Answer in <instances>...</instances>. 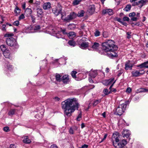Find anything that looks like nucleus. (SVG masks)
<instances>
[{
	"mask_svg": "<svg viewBox=\"0 0 148 148\" xmlns=\"http://www.w3.org/2000/svg\"><path fill=\"white\" fill-rule=\"evenodd\" d=\"M81 1V0L79 1L77 0H74L73 3V5H78L79 4Z\"/></svg>",
	"mask_w": 148,
	"mask_h": 148,
	"instance_id": "e433bc0d",
	"label": "nucleus"
},
{
	"mask_svg": "<svg viewBox=\"0 0 148 148\" xmlns=\"http://www.w3.org/2000/svg\"><path fill=\"white\" fill-rule=\"evenodd\" d=\"M19 22L18 21H15L13 24V25L16 26H18L19 25Z\"/></svg>",
	"mask_w": 148,
	"mask_h": 148,
	"instance_id": "49530a36",
	"label": "nucleus"
},
{
	"mask_svg": "<svg viewBox=\"0 0 148 148\" xmlns=\"http://www.w3.org/2000/svg\"><path fill=\"white\" fill-rule=\"evenodd\" d=\"M99 46V44L97 42H94L92 45L91 48H88L89 50H92L94 51H97Z\"/></svg>",
	"mask_w": 148,
	"mask_h": 148,
	"instance_id": "4468645a",
	"label": "nucleus"
},
{
	"mask_svg": "<svg viewBox=\"0 0 148 148\" xmlns=\"http://www.w3.org/2000/svg\"><path fill=\"white\" fill-rule=\"evenodd\" d=\"M61 76L59 74H56V80L58 82H60L61 81Z\"/></svg>",
	"mask_w": 148,
	"mask_h": 148,
	"instance_id": "7c9ffc66",
	"label": "nucleus"
},
{
	"mask_svg": "<svg viewBox=\"0 0 148 148\" xmlns=\"http://www.w3.org/2000/svg\"><path fill=\"white\" fill-rule=\"evenodd\" d=\"M95 36H98L100 35V32L98 30H97L94 33Z\"/></svg>",
	"mask_w": 148,
	"mask_h": 148,
	"instance_id": "c03bdc74",
	"label": "nucleus"
},
{
	"mask_svg": "<svg viewBox=\"0 0 148 148\" xmlns=\"http://www.w3.org/2000/svg\"><path fill=\"white\" fill-rule=\"evenodd\" d=\"M127 143L126 140L125 139H123L119 143L113 142L112 144L116 148H123Z\"/></svg>",
	"mask_w": 148,
	"mask_h": 148,
	"instance_id": "39448f33",
	"label": "nucleus"
},
{
	"mask_svg": "<svg viewBox=\"0 0 148 148\" xmlns=\"http://www.w3.org/2000/svg\"><path fill=\"white\" fill-rule=\"evenodd\" d=\"M0 48L3 52H4V51H6V50H8L7 49L6 47L4 45H1L0 46Z\"/></svg>",
	"mask_w": 148,
	"mask_h": 148,
	"instance_id": "c9c22d12",
	"label": "nucleus"
},
{
	"mask_svg": "<svg viewBox=\"0 0 148 148\" xmlns=\"http://www.w3.org/2000/svg\"><path fill=\"white\" fill-rule=\"evenodd\" d=\"M42 7L44 10H47L51 8V4L49 2L45 3L43 4Z\"/></svg>",
	"mask_w": 148,
	"mask_h": 148,
	"instance_id": "6ab92c4d",
	"label": "nucleus"
},
{
	"mask_svg": "<svg viewBox=\"0 0 148 148\" xmlns=\"http://www.w3.org/2000/svg\"><path fill=\"white\" fill-rule=\"evenodd\" d=\"M60 14H61V15L62 19L64 21V19L65 18H64V16H66L65 13L62 12L61 11Z\"/></svg>",
	"mask_w": 148,
	"mask_h": 148,
	"instance_id": "37998d69",
	"label": "nucleus"
},
{
	"mask_svg": "<svg viewBox=\"0 0 148 148\" xmlns=\"http://www.w3.org/2000/svg\"><path fill=\"white\" fill-rule=\"evenodd\" d=\"M148 92V90L146 89L145 88H140L137 90V92Z\"/></svg>",
	"mask_w": 148,
	"mask_h": 148,
	"instance_id": "473e14b6",
	"label": "nucleus"
},
{
	"mask_svg": "<svg viewBox=\"0 0 148 148\" xmlns=\"http://www.w3.org/2000/svg\"><path fill=\"white\" fill-rule=\"evenodd\" d=\"M51 31L53 34H56L57 35L58 34V33H57V31L55 29V28H52Z\"/></svg>",
	"mask_w": 148,
	"mask_h": 148,
	"instance_id": "4c0bfd02",
	"label": "nucleus"
},
{
	"mask_svg": "<svg viewBox=\"0 0 148 148\" xmlns=\"http://www.w3.org/2000/svg\"><path fill=\"white\" fill-rule=\"evenodd\" d=\"M107 136V134H105L102 140L100 142V143L103 142V140H104L106 138Z\"/></svg>",
	"mask_w": 148,
	"mask_h": 148,
	"instance_id": "0e129e2a",
	"label": "nucleus"
},
{
	"mask_svg": "<svg viewBox=\"0 0 148 148\" xmlns=\"http://www.w3.org/2000/svg\"><path fill=\"white\" fill-rule=\"evenodd\" d=\"M25 5H26V3L25 2H23L22 4V8L23 9H25V7H26Z\"/></svg>",
	"mask_w": 148,
	"mask_h": 148,
	"instance_id": "052dcab7",
	"label": "nucleus"
},
{
	"mask_svg": "<svg viewBox=\"0 0 148 148\" xmlns=\"http://www.w3.org/2000/svg\"><path fill=\"white\" fill-rule=\"evenodd\" d=\"M62 107L66 117L71 116L72 113L78 108V103L76 98L68 99L61 103Z\"/></svg>",
	"mask_w": 148,
	"mask_h": 148,
	"instance_id": "f257e3e1",
	"label": "nucleus"
},
{
	"mask_svg": "<svg viewBox=\"0 0 148 148\" xmlns=\"http://www.w3.org/2000/svg\"><path fill=\"white\" fill-rule=\"evenodd\" d=\"M3 130L4 131L8 132L9 131V127L7 126L3 128Z\"/></svg>",
	"mask_w": 148,
	"mask_h": 148,
	"instance_id": "864d4df0",
	"label": "nucleus"
},
{
	"mask_svg": "<svg viewBox=\"0 0 148 148\" xmlns=\"http://www.w3.org/2000/svg\"><path fill=\"white\" fill-rule=\"evenodd\" d=\"M102 13L103 14H108L110 15H112L113 14V12L112 9H108L103 10L102 11Z\"/></svg>",
	"mask_w": 148,
	"mask_h": 148,
	"instance_id": "f3484780",
	"label": "nucleus"
},
{
	"mask_svg": "<svg viewBox=\"0 0 148 148\" xmlns=\"http://www.w3.org/2000/svg\"><path fill=\"white\" fill-rule=\"evenodd\" d=\"M68 43L70 46L73 47L75 46L76 45L75 42L73 40H69L68 42Z\"/></svg>",
	"mask_w": 148,
	"mask_h": 148,
	"instance_id": "2f4dec72",
	"label": "nucleus"
},
{
	"mask_svg": "<svg viewBox=\"0 0 148 148\" xmlns=\"http://www.w3.org/2000/svg\"><path fill=\"white\" fill-rule=\"evenodd\" d=\"M88 147V145H82L81 147L79 148H87Z\"/></svg>",
	"mask_w": 148,
	"mask_h": 148,
	"instance_id": "338daca9",
	"label": "nucleus"
},
{
	"mask_svg": "<svg viewBox=\"0 0 148 148\" xmlns=\"http://www.w3.org/2000/svg\"><path fill=\"white\" fill-rule=\"evenodd\" d=\"M147 64H148V61L144 62L141 64L138 65L137 66V67H140V68H143L144 67L146 68V67L147 66Z\"/></svg>",
	"mask_w": 148,
	"mask_h": 148,
	"instance_id": "a878e982",
	"label": "nucleus"
},
{
	"mask_svg": "<svg viewBox=\"0 0 148 148\" xmlns=\"http://www.w3.org/2000/svg\"><path fill=\"white\" fill-rule=\"evenodd\" d=\"M77 16V14L76 13L74 12H72L65 17V18L64 19V21L69 22L71 20L75 19Z\"/></svg>",
	"mask_w": 148,
	"mask_h": 148,
	"instance_id": "0eeeda50",
	"label": "nucleus"
},
{
	"mask_svg": "<svg viewBox=\"0 0 148 148\" xmlns=\"http://www.w3.org/2000/svg\"><path fill=\"white\" fill-rule=\"evenodd\" d=\"M10 51L8 50H6L3 52L4 56L6 58H9L10 56Z\"/></svg>",
	"mask_w": 148,
	"mask_h": 148,
	"instance_id": "393cba45",
	"label": "nucleus"
},
{
	"mask_svg": "<svg viewBox=\"0 0 148 148\" xmlns=\"http://www.w3.org/2000/svg\"><path fill=\"white\" fill-rule=\"evenodd\" d=\"M114 80V78H112L109 79L108 80L109 82V83L110 84H112V83Z\"/></svg>",
	"mask_w": 148,
	"mask_h": 148,
	"instance_id": "13d9d810",
	"label": "nucleus"
},
{
	"mask_svg": "<svg viewBox=\"0 0 148 148\" xmlns=\"http://www.w3.org/2000/svg\"><path fill=\"white\" fill-rule=\"evenodd\" d=\"M7 68L10 71L12 70V66L10 64L6 65Z\"/></svg>",
	"mask_w": 148,
	"mask_h": 148,
	"instance_id": "3c124183",
	"label": "nucleus"
},
{
	"mask_svg": "<svg viewBox=\"0 0 148 148\" xmlns=\"http://www.w3.org/2000/svg\"><path fill=\"white\" fill-rule=\"evenodd\" d=\"M61 81L64 84H69L70 81L69 76L67 75H65L62 77Z\"/></svg>",
	"mask_w": 148,
	"mask_h": 148,
	"instance_id": "ddd939ff",
	"label": "nucleus"
},
{
	"mask_svg": "<svg viewBox=\"0 0 148 148\" xmlns=\"http://www.w3.org/2000/svg\"><path fill=\"white\" fill-rule=\"evenodd\" d=\"M14 13L16 14V15H18L21 12V10L17 6H16L14 10Z\"/></svg>",
	"mask_w": 148,
	"mask_h": 148,
	"instance_id": "c756f323",
	"label": "nucleus"
},
{
	"mask_svg": "<svg viewBox=\"0 0 148 148\" xmlns=\"http://www.w3.org/2000/svg\"><path fill=\"white\" fill-rule=\"evenodd\" d=\"M84 10H81L78 12L77 16L79 17H81L84 16Z\"/></svg>",
	"mask_w": 148,
	"mask_h": 148,
	"instance_id": "f704fd0d",
	"label": "nucleus"
},
{
	"mask_svg": "<svg viewBox=\"0 0 148 148\" xmlns=\"http://www.w3.org/2000/svg\"><path fill=\"white\" fill-rule=\"evenodd\" d=\"M82 118V114L81 113H80L78 115L77 118V120L78 121H80L81 119Z\"/></svg>",
	"mask_w": 148,
	"mask_h": 148,
	"instance_id": "de8ad7c7",
	"label": "nucleus"
},
{
	"mask_svg": "<svg viewBox=\"0 0 148 148\" xmlns=\"http://www.w3.org/2000/svg\"><path fill=\"white\" fill-rule=\"evenodd\" d=\"M32 11L31 9L27 8L25 11V13L26 14V16H28L29 15H31Z\"/></svg>",
	"mask_w": 148,
	"mask_h": 148,
	"instance_id": "bb28decb",
	"label": "nucleus"
},
{
	"mask_svg": "<svg viewBox=\"0 0 148 148\" xmlns=\"http://www.w3.org/2000/svg\"><path fill=\"white\" fill-rule=\"evenodd\" d=\"M36 10L37 17L40 18H41L43 16L42 9L41 8H37Z\"/></svg>",
	"mask_w": 148,
	"mask_h": 148,
	"instance_id": "2eb2a0df",
	"label": "nucleus"
},
{
	"mask_svg": "<svg viewBox=\"0 0 148 148\" xmlns=\"http://www.w3.org/2000/svg\"><path fill=\"white\" fill-rule=\"evenodd\" d=\"M23 138H24L23 140V142L24 143L28 144L30 143L31 142V140L29 139L27 136H23Z\"/></svg>",
	"mask_w": 148,
	"mask_h": 148,
	"instance_id": "aec40b11",
	"label": "nucleus"
},
{
	"mask_svg": "<svg viewBox=\"0 0 148 148\" xmlns=\"http://www.w3.org/2000/svg\"><path fill=\"white\" fill-rule=\"evenodd\" d=\"M131 8V5L130 4H128L124 9V10L126 12H128L130 10Z\"/></svg>",
	"mask_w": 148,
	"mask_h": 148,
	"instance_id": "72a5a7b5",
	"label": "nucleus"
},
{
	"mask_svg": "<svg viewBox=\"0 0 148 148\" xmlns=\"http://www.w3.org/2000/svg\"><path fill=\"white\" fill-rule=\"evenodd\" d=\"M53 99L54 100L56 101H58L60 100V98L57 97H55Z\"/></svg>",
	"mask_w": 148,
	"mask_h": 148,
	"instance_id": "69168bd1",
	"label": "nucleus"
},
{
	"mask_svg": "<svg viewBox=\"0 0 148 148\" xmlns=\"http://www.w3.org/2000/svg\"><path fill=\"white\" fill-rule=\"evenodd\" d=\"M101 102L100 99L96 100L93 103V105L94 106H96L97 105L98 103H100Z\"/></svg>",
	"mask_w": 148,
	"mask_h": 148,
	"instance_id": "a19ab883",
	"label": "nucleus"
},
{
	"mask_svg": "<svg viewBox=\"0 0 148 148\" xmlns=\"http://www.w3.org/2000/svg\"><path fill=\"white\" fill-rule=\"evenodd\" d=\"M13 35V34L12 33H7L4 36L5 37L10 38L12 37V36Z\"/></svg>",
	"mask_w": 148,
	"mask_h": 148,
	"instance_id": "ea45409f",
	"label": "nucleus"
},
{
	"mask_svg": "<svg viewBox=\"0 0 148 148\" xmlns=\"http://www.w3.org/2000/svg\"><path fill=\"white\" fill-rule=\"evenodd\" d=\"M42 117V115L41 114H36L35 116V118L38 119L39 120L41 119Z\"/></svg>",
	"mask_w": 148,
	"mask_h": 148,
	"instance_id": "79ce46f5",
	"label": "nucleus"
},
{
	"mask_svg": "<svg viewBox=\"0 0 148 148\" xmlns=\"http://www.w3.org/2000/svg\"><path fill=\"white\" fill-rule=\"evenodd\" d=\"M131 32H128L127 33V38L128 39H130L131 37Z\"/></svg>",
	"mask_w": 148,
	"mask_h": 148,
	"instance_id": "603ef678",
	"label": "nucleus"
},
{
	"mask_svg": "<svg viewBox=\"0 0 148 148\" xmlns=\"http://www.w3.org/2000/svg\"><path fill=\"white\" fill-rule=\"evenodd\" d=\"M61 6L60 4H58L57 7H56L52 9L53 12L56 16H58L62 11Z\"/></svg>",
	"mask_w": 148,
	"mask_h": 148,
	"instance_id": "6e6552de",
	"label": "nucleus"
},
{
	"mask_svg": "<svg viewBox=\"0 0 148 148\" xmlns=\"http://www.w3.org/2000/svg\"><path fill=\"white\" fill-rule=\"evenodd\" d=\"M25 18V16L23 14H22L19 17L18 19L20 20L21 19H23Z\"/></svg>",
	"mask_w": 148,
	"mask_h": 148,
	"instance_id": "8fccbe9b",
	"label": "nucleus"
},
{
	"mask_svg": "<svg viewBox=\"0 0 148 148\" xmlns=\"http://www.w3.org/2000/svg\"><path fill=\"white\" fill-rule=\"evenodd\" d=\"M97 75V73L96 71H91L89 73V76L92 78L95 77Z\"/></svg>",
	"mask_w": 148,
	"mask_h": 148,
	"instance_id": "4be33fe9",
	"label": "nucleus"
},
{
	"mask_svg": "<svg viewBox=\"0 0 148 148\" xmlns=\"http://www.w3.org/2000/svg\"><path fill=\"white\" fill-rule=\"evenodd\" d=\"M115 44L114 41L111 40H107L102 43V50L107 53V56L110 58H116L118 56L116 51L118 48Z\"/></svg>",
	"mask_w": 148,
	"mask_h": 148,
	"instance_id": "f03ea898",
	"label": "nucleus"
},
{
	"mask_svg": "<svg viewBox=\"0 0 148 148\" xmlns=\"http://www.w3.org/2000/svg\"><path fill=\"white\" fill-rule=\"evenodd\" d=\"M50 148H58L57 145L54 144L52 145L50 147Z\"/></svg>",
	"mask_w": 148,
	"mask_h": 148,
	"instance_id": "e2e57ef3",
	"label": "nucleus"
},
{
	"mask_svg": "<svg viewBox=\"0 0 148 148\" xmlns=\"http://www.w3.org/2000/svg\"><path fill=\"white\" fill-rule=\"evenodd\" d=\"M134 65V64L132 61L128 60L125 62V69L126 70H131Z\"/></svg>",
	"mask_w": 148,
	"mask_h": 148,
	"instance_id": "9d476101",
	"label": "nucleus"
},
{
	"mask_svg": "<svg viewBox=\"0 0 148 148\" xmlns=\"http://www.w3.org/2000/svg\"><path fill=\"white\" fill-rule=\"evenodd\" d=\"M144 71L143 70H141L139 71L137 70H134L132 71L131 73L133 77H138L144 74Z\"/></svg>",
	"mask_w": 148,
	"mask_h": 148,
	"instance_id": "9b49d317",
	"label": "nucleus"
},
{
	"mask_svg": "<svg viewBox=\"0 0 148 148\" xmlns=\"http://www.w3.org/2000/svg\"><path fill=\"white\" fill-rule=\"evenodd\" d=\"M77 73V72L76 71H73L71 73V75L72 77L74 78H76V74Z\"/></svg>",
	"mask_w": 148,
	"mask_h": 148,
	"instance_id": "58836bf2",
	"label": "nucleus"
},
{
	"mask_svg": "<svg viewBox=\"0 0 148 148\" xmlns=\"http://www.w3.org/2000/svg\"><path fill=\"white\" fill-rule=\"evenodd\" d=\"M89 46V43L87 42H83L80 45V47L83 49H85Z\"/></svg>",
	"mask_w": 148,
	"mask_h": 148,
	"instance_id": "412c9836",
	"label": "nucleus"
},
{
	"mask_svg": "<svg viewBox=\"0 0 148 148\" xmlns=\"http://www.w3.org/2000/svg\"><path fill=\"white\" fill-rule=\"evenodd\" d=\"M32 22L34 23L35 22L36 18L34 16L31 15L30 16Z\"/></svg>",
	"mask_w": 148,
	"mask_h": 148,
	"instance_id": "09e8293b",
	"label": "nucleus"
},
{
	"mask_svg": "<svg viewBox=\"0 0 148 148\" xmlns=\"http://www.w3.org/2000/svg\"><path fill=\"white\" fill-rule=\"evenodd\" d=\"M123 138L126 137L127 138H128L130 135V132L129 130H124L123 131Z\"/></svg>",
	"mask_w": 148,
	"mask_h": 148,
	"instance_id": "a211bd4d",
	"label": "nucleus"
},
{
	"mask_svg": "<svg viewBox=\"0 0 148 148\" xmlns=\"http://www.w3.org/2000/svg\"><path fill=\"white\" fill-rule=\"evenodd\" d=\"M127 103L126 102L119 105V107L116 109L117 114L121 115L124 112Z\"/></svg>",
	"mask_w": 148,
	"mask_h": 148,
	"instance_id": "20e7f679",
	"label": "nucleus"
},
{
	"mask_svg": "<svg viewBox=\"0 0 148 148\" xmlns=\"http://www.w3.org/2000/svg\"><path fill=\"white\" fill-rule=\"evenodd\" d=\"M103 92L105 95H108L109 94L112 93V90H110V91H109L107 89H105L103 90Z\"/></svg>",
	"mask_w": 148,
	"mask_h": 148,
	"instance_id": "c85d7f7f",
	"label": "nucleus"
},
{
	"mask_svg": "<svg viewBox=\"0 0 148 148\" xmlns=\"http://www.w3.org/2000/svg\"><path fill=\"white\" fill-rule=\"evenodd\" d=\"M10 148H16V146L14 144H11L10 145Z\"/></svg>",
	"mask_w": 148,
	"mask_h": 148,
	"instance_id": "774afa93",
	"label": "nucleus"
},
{
	"mask_svg": "<svg viewBox=\"0 0 148 148\" xmlns=\"http://www.w3.org/2000/svg\"><path fill=\"white\" fill-rule=\"evenodd\" d=\"M148 2V0H141L138 2H136L133 3L132 5L133 6H135L136 5H140V7L141 8L143 6L146 4V3Z\"/></svg>",
	"mask_w": 148,
	"mask_h": 148,
	"instance_id": "f8f14e48",
	"label": "nucleus"
},
{
	"mask_svg": "<svg viewBox=\"0 0 148 148\" xmlns=\"http://www.w3.org/2000/svg\"><path fill=\"white\" fill-rule=\"evenodd\" d=\"M95 8L94 5H90L89 7L88 10V12L90 14L92 15L95 12Z\"/></svg>",
	"mask_w": 148,
	"mask_h": 148,
	"instance_id": "dca6fc26",
	"label": "nucleus"
},
{
	"mask_svg": "<svg viewBox=\"0 0 148 148\" xmlns=\"http://www.w3.org/2000/svg\"><path fill=\"white\" fill-rule=\"evenodd\" d=\"M16 112V110L15 109H11L8 113L9 115L12 116L13 115H14Z\"/></svg>",
	"mask_w": 148,
	"mask_h": 148,
	"instance_id": "cd10ccee",
	"label": "nucleus"
},
{
	"mask_svg": "<svg viewBox=\"0 0 148 148\" xmlns=\"http://www.w3.org/2000/svg\"><path fill=\"white\" fill-rule=\"evenodd\" d=\"M123 20L124 21H128L129 20V18L128 17L125 16L123 17Z\"/></svg>",
	"mask_w": 148,
	"mask_h": 148,
	"instance_id": "6e6d98bb",
	"label": "nucleus"
},
{
	"mask_svg": "<svg viewBox=\"0 0 148 148\" xmlns=\"http://www.w3.org/2000/svg\"><path fill=\"white\" fill-rule=\"evenodd\" d=\"M7 44L11 47H14L16 48H18V46L16 41L14 38L12 37L8 38L6 41Z\"/></svg>",
	"mask_w": 148,
	"mask_h": 148,
	"instance_id": "7ed1b4c3",
	"label": "nucleus"
},
{
	"mask_svg": "<svg viewBox=\"0 0 148 148\" xmlns=\"http://www.w3.org/2000/svg\"><path fill=\"white\" fill-rule=\"evenodd\" d=\"M103 83L104 85L106 86H107L110 84L108 80H106L103 81Z\"/></svg>",
	"mask_w": 148,
	"mask_h": 148,
	"instance_id": "a18cd8bd",
	"label": "nucleus"
},
{
	"mask_svg": "<svg viewBox=\"0 0 148 148\" xmlns=\"http://www.w3.org/2000/svg\"><path fill=\"white\" fill-rule=\"evenodd\" d=\"M67 35L69 38L73 39L75 37L76 34L74 32H70L67 34Z\"/></svg>",
	"mask_w": 148,
	"mask_h": 148,
	"instance_id": "b1692460",
	"label": "nucleus"
},
{
	"mask_svg": "<svg viewBox=\"0 0 148 148\" xmlns=\"http://www.w3.org/2000/svg\"><path fill=\"white\" fill-rule=\"evenodd\" d=\"M40 29V26L38 25H35L33 26L30 25L27 28V30H30L29 32H27L30 33H34L36 32L37 30L39 29Z\"/></svg>",
	"mask_w": 148,
	"mask_h": 148,
	"instance_id": "423d86ee",
	"label": "nucleus"
},
{
	"mask_svg": "<svg viewBox=\"0 0 148 148\" xmlns=\"http://www.w3.org/2000/svg\"><path fill=\"white\" fill-rule=\"evenodd\" d=\"M136 15L135 13L134 12L130 13L129 14V16L130 17H133Z\"/></svg>",
	"mask_w": 148,
	"mask_h": 148,
	"instance_id": "5fc2aeb1",
	"label": "nucleus"
},
{
	"mask_svg": "<svg viewBox=\"0 0 148 148\" xmlns=\"http://www.w3.org/2000/svg\"><path fill=\"white\" fill-rule=\"evenodd\" d=\"M6 25H3L2 26V28L1 29L3 31H5L6 30L5 29Z\"/></svg>",
	"mask_w": 148,
	"mask_h": 148,
	"instance_id": "680f3d73",
	"label": "nucleus"
},
{
	"mask_svg": "<svg viewBox=\"0 0 148 148\" xmlns=\"http://www.w3.org/2000/svg\"><path fill=\"white\" fill-rule=\"evenodd\" d=\"M69 132L71 134H73L74 133L72 127H70L69 131Z\"/></svg>",
	"mask_w": 148,
	"mask_h": 148,
	"instance_id": "bf43d9fd",
	"label": "nucleus"
},
{
	"mask_svg": "<svg viewBox=\"0 0 148 148\" xmlns=\"http://www.w3.org/2000/svg\"><path fill=\"white\" fill-rule=\"evenodd\" d=\"M119 125L121 126V127H124L126 126V123L125 121L123 119H121L118 121Z\"/></svg>",
	"mask_w": 148,
	"mask_h": 148,
	"instance_id": "5701e85b",
	"label": "nucleus"
},
{
	"mask_svg": "<svg viewBox=\"0 0 148 148\" xmlns=\"http://www.w3.org/2000/svg\"><path fill=\"white\" fill-rule=\"evenodd\" d=\"M120 138L119 134L116 132L114 133L112 136V142L113 144V142L116 143L119 142Z\"/></svg>",
	"mask_w": 148,
	"mask_h": 148,
	"instance_id": "1a4fd4ad",
	"label": "nucleus"
},
{
	"mask_svg": "<svg viewBox=\"0 0 148 148\" xmlns=\"http://www.w3.org/2000/svg\"><path fill=\"white\" fill-rule=\"evenodd\" d=\"M132 91L131 88L130 87H128L126 90V92L128 93H130Z\"/></svg>",
	"mask_w": 148,
	"mask_h": 148,
	"instance_id": "4d7b16f0",
	"label": "nucleus"
}]
</instances>
